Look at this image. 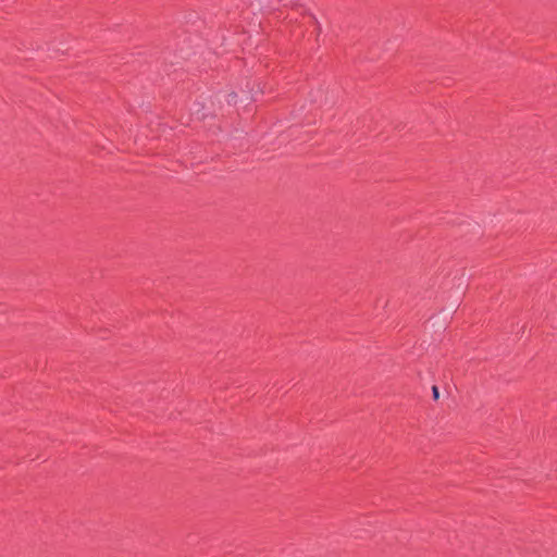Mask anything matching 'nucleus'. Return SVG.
Wrapping results in <instances>:
<instances>
[{
	"label": "nucleus",
	"mask_w": 557,
	"mask_h": 557,
	"mask_svg": "<svg viewBox=\"0 0 557 557\" xmlns=\"http://www.w3.org/2000/svg\"><path fill=\"white\" fill-rule=\"evenodd\" d=\"M432 395L435 400H437L440 398V391H438L437 386H435V385L432 387Z\"/></svg>",
	"instance_id": "f257e3e1"
},
{
	"label": "nucleus",
	"mask_w": 557,
	"mask_h": 557,
	"mask_svg": "<svg viewBox=\"0 0 557 557\" xmlns=\"http://www.w3.org/2000/svg\"><path fill=\"white\" fill-rule=\"evenodd\" d=\"M228 97H230L228 102H234L235 98H236V95L235 94H231Z\"/></svg>",
	"instance_id": "f03ea898"
}]
</instances>
